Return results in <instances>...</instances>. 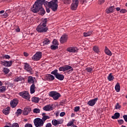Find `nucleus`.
Instances as JSON below:
<instances>
[{
  "label": "nucleus",
  "mask_w": 127,
  "mask_h": 127,
  "mask_svg": "<svg viewBox=\"0 0 127 127\" xmlns=\"http://www.w3.org/2000/svg\"><path fill=\"white\" fill-rule=\"evenodd\" d=\"M0 86H2V82L0 81Z\"/></svg>",
  "instance_id": "obj_64"
},
{
  "label": "nucleus",
  "mask_w": 127,
  "mask_h": 127,
  "mask_svg": "<svg viewBox=\"0 0 127 127\" xmlns=\"http://www.w3.org/2000/svg\"><path fill=\"white\" fill-rule=\"evenodd\" d=\"M79 4V0H72V3L71 4V9L76 10Z\"/></svg>",
  "instance_id": "obj_9"
},
{
  "label": "nucleus",
  "mask_w": 127,
  "mask_h": 127,
  "mask_svg": "<svg viewBox=\"0 0 127 127\" xmlns=\"http://www.w3.org/2000/svg\"><path fill=\"white\" fill-rule=\"evenodd\" d=\"M19 96L25 99L26 100H29L30 99V95H29V93L27 91H22L19 93Z\"/></svg>",
  "instance_id": "obj_8"
},
{
  "label": "nucleus",
  "mask_w": 127,
  "mask_h": 127,
  "mask_svg": "<svg viewBox=\"0 0 127 127\" xmlns=\"http://www.w3.org/2000/svg\"><path fill=\"white\" fill-rule=\"evenodd\" d=\"M115 90L116 92H120L121 91V86L120 85V83L118 82L115 86Z\"/></svg>",
  "instance_id": "obj_27"
},
{
  "label": "nucleus",
  "mask_w": 127,
  "mask_h": 127,
  "mask_svg": "<svg viewBox=\"0 0 127 127\" xmlns=\"http://www.w3.org/2000/svg\"><path fill=\"white\" fill-rule=\"evenodd\" d=\"M10 127H19L18 124L17 123H14L13 124L12 126H10Z\"/></svg>",
  "instance_id": "obj_47"
},
{
  "label": "nucleus",
  "mask_w": 127,
  "mask_h": 127,
  "mask_svg": "<svg viewBox=\"0 0 127 127\" xmlns=\"http://www.w3.org/2000/svg\"><path fill=\"white\" fill-rule=\"evenodd\" d=\"M64 2L65 4H69L70 3V0H64Z\"/></svg>",
  "instance_id": "obj_54"
},
{
  "label": "nucleus",
  "mask_w": 127,
  "mask_h": 127,
  "mask_svg": "<svg viewBox=\"0 0 127 127\" xmlns=\"http://www.w3.org/2000/svg\"><path fill=\"white\" fill-rule=\"evenodd\" d=\"M16 114H17V115H21V114H22V110H21V109H18L17 110Z\"/></svg>",
  "instance_id": "obj_42"
},
{
  "label": "nucleus",
  "mask_w": 127,
  "mask_h": 127,
  "mask_svg": "<svg viewBox=\"0 0 127 127\" xmlns=\"http://www.w3.org/2000/svg\"><path fill=\"white\" fill-rule=\"evenodd\" d=\"M52 125H53V126H57L58 123H57V120H53L52 122Z\"/></svg>",
  "instance_id": "obj_40"
},
{
  "label": "nucleus",
  "mask_w": 127,
  "mask_h": 127,
  "mask_svg": "<svg viewBox=\"0 0 127 127\" xmlns=\"http://www.w3.org/2000/svg\"><path fill=\"white\" fill-rule=\"evenodd\" d=\"M80 111V107L77 106L74 108V112H79Z\"/></svg>",
  "instance_id": "obj_48"
},
{
  "label": "nucleus",
  "mask_w": 127,
  "mask_h": 127,
  "mask_svg": "<svg viewBox=\"0 0 127 127\" xmlns=\"http://www.w3.org/2000/svg\"><path fill=\"white\" fill-rule=\"evenodd\" d=\"M51 49L52 50H56V49H58V46L56 45H53L51 46Z\"/></svg>",
  "instance_id": "obj_38"
},
{
  "label": "nucleus",
  "mask_w": 127,
  "mask_h": 127,
  "mask_svg": "<svg viewBox=\"0 0 127 127\" xmlns=\"http://www.w3.org/2000/svg\"><path fill=\"white\" fill-rule=\"evenodd\" d=\"M114 10H115V6H111L106 9V12L109 14L114 12Z\"/></svg>",
  "instance_id": "obj_15"
},
{
  "label": "nucleus",
  "mask_w": 127,
  "mask_h": 127,
  "mask_svg": "<svg viewBox=\"0 0 127 127\" xmlns=\"http://www.w3.org/2000/svg\"><path fill=\"white\" fill-rule=\"evenodd\" d=\"M24 80V78L21 76H19V77H16L14 79L15 82H19L21 81H23Z\"/></svg>",
  "instance_id": "obj_26"
},
{
  "label": "nucleus",
  "mask_w": 127,
  "mask_h": 127,
  "mask_svg": "<svg viewBox=\"0 0 127 127\" xmlns=\"http://www.w3.org/2000/svg\"><path fill=\"white\" fill-rule=\"evenodd\" d=\"M1 64L5 67H10L11 65H12V61H1Z\"/></svg>",
  "instance_id": "obj_11"
},
{
  "label": "nucleus",
  "mask_w": 127,
  "mask_h": 127,
  "mask_svg": "<svg viewBox=\"0 0 127 127\" xmlns=\"http://www.w3.org/2000/svg\"><path fill=\"white\" fill-rule=\"evenodd\" d=\"M93 50L95 52V53H99L100 52V50L99 49V47L95 46L93 48Z\"/></svg>",
  "instance_id": "obj_31"
},
{
  "label": "nucleus",
  "mask_w": 127,
  "mask_h": 127,
  "mask_svg": "<svg viewBox=\"0 0 127 127\" xmlns=\"http://www.w3.org/2000/svg\"><path fill=\"white\" fill-rule=\"evenodd\" d=\"M30 112H31V109L26 108L24 109L23 112V115H24V116H27V115H28Z\"/></svg>",
  "instance_id": "obj_23"
},
{
  "label": "nucleus",
  "mask_w": 127,
  "mask_h": 127,
  "mask_svg": "<svg viewBox=\"0 0 127 127\" xmlns=\"http://www.w3.org/2000/svg\"><path fill=\"white\" fill-rule=\"evenodd\" d=\"M3 58H4L5 59H9L10 58V56L8 55H4L3 56Z\"/></svg>",
  "instance_id": "obj_44"
},
{
  "label": "nucleus",
  "mask_w": 127,
  "mask_h": 127,
  "mask_svg": "<svg viewBox=\"0 0 127 127\" xmlns=\"http://www.w3.org/2000/svg\"><path fill=\"white\" fill-rule=\"evenodd\" d=\"M68 40V35L64 34L62 36L60 39V41L62 44H64V43H66L67 41Z\"/></svg>",
  "instance_id": "obj_10"
},
{
  "label": "nucleus",
  "mask_w": 127,
  "mask_h": 127,
  "mask_svg": "<svg viewBox=\"0 0 127 127\" xmlns=\"http://www.w3.org/2000/svg\"><path fill=\"white\" fill-rule=\"evenodd\" d=\"M43 110L44 111H52V110H53V107L52 105L49 104L44 107Z\"/></svg>",
  "instance_id": "obj_14"
},
{
  "label": "nucleus",
  "mask_w": 127,
  "mask_h": 127,
  "mask_svg": "<svg viewBox=\"0 0 127 127\" xmlns=\"http://www.w3.org/2000/svg\"><path fill=\"white\" fill-rule=\"evenodd\" d=\"M8 16V14H7V13H5L3 14V17L5 18V17H7Z\"/></svg>",
  "instance_id": "obj_57"
},
{
  "label": "nucleus",
  "mask_w": 127,
  "mask_h": 127,
  "mask_svg": "<svg viewBox=\"0 0 127 127\" xmlns=\"http://www.w3.org/2000/svg\"><path fill=\"white\" fill-rule=\"evenodd\" d=\"M51 74L54 75L55 77H56L57 75H58L59 73H58V70L55 69L54 70L51 72Z\"/></svg>",
  "instance_id": "obj_36"
},
{
  "label": "nucleus",
  "mask_w": 127,
  "mask_h": 127,
  "mask_svg": "<svg viewBox=\"0 0 127 127\" xmlns=\"http://www.w3.org/2000/svg\"><path fill=\"white\" fill-rule=\"evenodd\" d=\"M18 104V100L17 99H14L12 100H11L10 102V106L11 108H14L17 106V104Z\"/></svg>",
  "instance_id": "obj_12"
},
{
  "label": "nucleus",
  "mask_w": 127,
  "mask_h": 127,
  "mask_svg": "<svg viewBox=\"0 0 127 127\" xmlns=\"http://www.w3.org/2000/svg\"><path fill=\"white\" fill-rule=\"evenodd\" d=\"M2 71L4 74H8L9 73V69L6 68V67H4L3 68Z\"/></svg>",
  "instance_id": "obj_37"
},
{
  "label": "nucleus",
  "mask_w": 127,
  "mask_h": 127,
  "mask_svg": "<svg viewBox=\"0 0 127 127\" xmlns=\"http://www.w3.org/2000/svg\"><path fill=\"white\" fill-rule=\"evenodd\" d=\"M46 11L48 12V13H49V12H50V9L49 8H47Z\"/></svg>",
  "instance_id": "obj_58"
},
{
  "label": "nucleus",
  "mask_w": 127,
  "mask_h": 127,
  "mask_svg": "<svg viewBox=\"0 0 127 127\" xmlns=\"http://www.w3.org/2000/svg\"><path fill=\"white\" fill-rule=\"evenodd\" d=\"M24 56H26V57H27V56H28V54L27 53L24 52Z\"/></svg>",
  "instance_id": "obj_59"
},
{
  "label": "nucleus",
  "mask_w": 127,
  "mask_h": 127,
  "mask_svg": "<svg viewBox=\"0 0 127 127\" xmlns=\"http://www.w3.org/2000/svg\"><path fill=\"white\" fill-rule=\"evenodd\" d=\"M59 71H62L65 72V71H69V72L73 71V67L68 65H65L64 66H61L59 68Z\"/></svg>",
  "instance_id": "obj_6"
},
{
  "label": "nucleus",
  "mask_w": 127,
  "mask_h": 127,
  "mask_svg": "<svg viewBox=\"0 0 127 127\" xmlns=\"http://www.w3.org/2000/svg\"><path fill=\"white\" fill-rule=\"evenodd\" d=\"M45 127H52V124L51 123H48L46 125Z\"/></svg>",
  "instance_id": "obj_51"
},
{
  "label": "nucleus",
  "mask_w": 127,
  "mask_h": 127,
  "mask_svg": "<svg viewBox=\"0 0 127 127\" xmlns=\"http://www.w3.org/2000/svg\"><path fill=\"white\" fill-rule=\"evenodd\" d=\"M35 92V85L34 84H32V85L30 87V93L31 94H34Z\"/></svg>",
  "instance_id": "obj_25"
},
{
  "label": "nucleus",
  "mask_w": 127,
  "mask_h": 127,
  "mask_svg": "<svg viewBox=\"0 0 127 127\" xmlns=\"http://www.w3.org/2000/svg\"><path fill=\"white\" fill-rule=\"evenodd\" d=\"M121 108H122V106H121V105H120V104H119V103H117L116 104V105L115 106V109L116 110H118L119 109H121Z\"/></svg>",
  "instance_id": "obj_41"
},
{
  "label": "nucleus",
  "mask_w": 127,
  "mask_h": 127,
  "mask_svg": "<svg viewBox=\"0 0 127 127\" xmlns=\"http://www.w3.org/2000/svg\"><path fill=\"white\" fill-rule=\"evenodd\" d=\"M25 127H32V125H31L30 124H26L25 125Z\"/></svg>",
  "instance_id": "obj_52"
},
{
  "label": "nucleus",
  "mask_w": 127,
  "mask_h": 127,
  "mask_svg": "<svg viewBox=\"0 0 127 127\" xmlns=\"http://www.w3.org/2000/svg\"><path fill=\"white\" fill-rule=\"evenodd\" d=\"M86 1V0H81V2H82V3H84V2H85Z\"/></svg>",
  "instance_id": "obj_63"
},
{
  "label": "nucleus",
  "mask_w": 127,
  "mask_h": 127,
  "mask_svg": "<svg viewBox=\"0 0 127 127\" xmlns=\"http://www.w3.org/2000/svg\"><path fill=\"white\" fill-rule=\"evenodd\" d=\"M121 13H126L127 12V10L126 9H122L120 10Z\"/></svg>",
  "instance_id": "obj_50"
},
{
  "label": "nucleus",
  "mask_w": 127,
  "mask_h": 127,
  "mask_svg": "<svg viewBox=\"0 0 127 127\" xmlns=\"http://www.w3.org/2000/svg\"><path fill=\"white\" fill-rule=\"evenodd\" d=\"M48 6L51 8L53 11H56L58 8V0H52L48 2Z\"/></svg>",
  "instance_id": "obj_3"
},
{
  "label": "nucleus",
  "mask_w": 127,
  "mask_h": 127,
  "mask_svg": "<svg viewBox=\"0 0 127 127\" xmlns=\"http://www.w3.org/2000/svg\"><path fill=\"white\" fill-rule=\"evenodd\" d=\"M53 44L54 45L58 46V41H57V40H54L53 41Z\"/></svg>",
  "instance_id": "obj_45"
},
{
  "label": "nucleus",
  "mask_w": 127,
  "mask_h": 127,
  "mask_svg": "<svg viewBox=\"0 0 127 127\" xmlns=\"http://www.w3.org/2000/svg\"><path fill=\"white\" fill-rule=\"evenodd\" d=\"M56 78L60 81H63L64 80V75L59 73L56 75Z\"/></svg>",
  "instance_id": "obj_21"
},
{
  "label": "nucleus",
  "mask_w": 127,
  "mask_h": 127,
  "mask_svg": "<svg viewBox=\"0 0 127 127\" xmlns=\"http://www.w3.org/2000/svg\"><path fill=\"white\" fill-rule=\"evenodd\" d=\"M57 121V123L58 125H62L63 124V120H58Z\"/></svg>",
  "instance_id": "obj_43"
},
{
  "label": "nucleus",
  "mask_w": 127,
  "mask_h": 127,
  "mask_svg": "<svg viewBox=\"0 0 127 127\" xmlns=\"http://www.w3.org/2000/svg\"><path fill=\"white\" fill-rule=\"evenodd\" d=\"M46 78L47 80V81H53L54 79H55V77H54V76H53L52 74H48L46 76Z\"/></svg>",
  "instance_id": "obj_18"
},
{
  "label": "nucleus",
  "mask_w": 127,
  "mask_h": 127,
  "mask_svg": "<svg viewBox=\"0 0 127 127\" xmlns=\"http://www.w3.org/2000/svg\"><path fill=\"white\" fill-rule=\"evenodd\" d=\"M4 13V10H1L0 11V14H1L2 13Z\"/></svg>",
  "instance_id": "obj_62"
},
{
  "label": "nucleus",
  "mask_w": 127,
  "mask_h": 127,
  "mask_svg": "<svg viewBox=\"0 0 127 127\" xmlns=\"http://www.w3.org/2000/svg\"><path fill=\"white\" fill-rule=\"evenodd\" d=\"M24 69L28 72H31V70H32L31 67H30V65H29V64L27 63L24 64Z\"/></svg>",
  "instance_id": "obj_16"
},
{
  "label": "nucleus",
  "mask_w": 127,
  "mask_h": 127,
  "mask_svg": "<svg viewBox=\"0 0 127 127\" xmlns=\"http://www.w3.org/2000/svg\"><path fill=\"white\" fill-rule=\"evenodd\" d=\"M33 113H35V114H39L40 113V109L38 108H35L33 111Z\"/></svg>",
  "instance_id": "obj_39"
},
{
  "label": "nucleus",
  "mask_w": 127,
  "mask_h": 127,
  "mask_svg": "<svg viewBox=\"0 0 127 127\" xmlns=\"http://www.w3.org/2000/svg\"><path fill=\"white\" fill-rule=\"evenodd\" d=\"M106 0H99V4H103L104 2H105Z\"/></svg>",
  "instance_id": "obj_49"
},
{
  "label": "nucleus",
  "mask_w": 127,
  "mask_h": 127,
  "mask_svg": "<svg viewBox=\"0 0 127 127\" xmlns=\"http://www.w3.org/2000/svg\"><path fill=\"white\" fill-rule=\"evenodd\" d=\"M32 102L33 103H38L39 102V99L38 97H33L32 98Z\"/></svg>",
  "instance_id": "obj_34"
},
{
  "label": "nucleus",
  "mask_w": 127,
  "mask_h": 127,
  "mask_svg": "<svg viewBox=\"0 0 127 127\" xmlns=\"http://www.w3.org/2000/svg\"><path fill=\"white\" fill-rule=\"evenodd\" d=\"M75 122L74 120H72L71 121L68 122L67 124V127H73L74 126V122Z\"/></svg>",
  "instance_id": "obj_33"
},
{
  "label": "nucleus",
  "mask_w": 127,
  "mask_h": 127,
  "mask_svg": "<svg viewBox=\"0 0 127 127\" xmlns=\"http://www.w3.org/2000/svg\"><path fill=\"white\" fill-rule=\"evenodd\" d=\"M116 10H117V11H120V10H121V8H120V7H117V8H116Z\"/></svg>",
  "instance_id": "obj_61"
},
{
  "label": "nucleus",
  "mask_w": 127,
  "mask_h": 127,
  "mask_svg": "<svg viewBox=\"0 0 127 127\" xmlns=\"http://www.w3.org/2000/svg\"><path fill=\"white\" fill-rule=\"evenodd\" d=\"M6 91V87L2 86L0 87V93H4Z\"/></svg>",
  "instance_id": "obj_30"
},
{
  "label": "nucleus",
  "mask_w": 127,
  "mask_h": 127,
  "mask_svg": "<svg viewBox=\"0 0 127 127\" xmlns=\"http://www.w3.org/2000/svg\"><path fill=\"white\" fill-rule=\"evenodd\" d=\"M97 101H98V98H94L88 101L87 102V105H89V106H90V107H93V106H95Z\"/></svg>",
  "instance_id": "obj_13"
},
{
  "label": "nucleus",
  "mask_w": 127,
  "mask_h": 127,
  "mask_svg": "<svg viewBox=\"0 0 127 127\" xmlns=\"http://www.w3.org/2000/svg\"><path fill=\"white\" fill-rule=\"evenodd\" d=\"M49 95L50 97H52L55 100H58L60 97H61V94L56 91H51Z\"/></svg>",
  "instance_id": "obj_4"
},
{
  "label": "nucleus",
  "mask_w": 127,
  "mask_h": 127,
  "mask_svg": "<svg viewBox=\"0 0 127 127\" xmlns=\"http://www.w3.org/2000/svg\"><path fill=\"white\" fill-rule=\"evenodd\" d=\"M45 0H37L33 5V7L31 8L32 12L36 13L39 12L40 15H44L45 14V10L42 7V4H44Z\"/></svg>",
  "instance_id": "obj_1"
},
{
  "label": "nucleus",
  "mask_w": 127,
  "mask_h": 127,
  "mask_svg": "<svg viewBox=\"0 0 127 127\" xmlns=\"http://www.w3.org/2000/svg\"><path fill=\"white\" fill-rule=\"evenodd\" d=\"M86 70L87 71V72H89V73H91L92 71H93V69L91 67H87L86 68Z\"/></svg>",
  "instance_id": "obj_46"
},
{
  "label": "nucleus",
  "mask_w": 127,
  "mask_h": 127,
  "mask_svg": "<svg viewBox=\"0 0 127 127\" xmlns=\"http://www.w3.org/2000/svg\"><path fill=\"white\" fill-rule=\"evenodd\" d=\"M47 23V18L42 19V22L37 27L36 31L40 33L47 32L48 28L46 27Z\"/></svg>",
  "instance_id": "obj_2"
},
{
  "label": "nucleus",
  "mask_w": 127,
  "mask_h": 127,
  "mask_svg": "<svg viewBox=\"0 0 127 127\" xmlns=\"http://www.w3.org/2000/svg\"><path fill=\"white\" fill-rule=\"evenodd\" d=\"M120 115L119 113H116L114 116L112 117V118L113 119V120H116L117 119H119L120 118Z\"/></svg>",
  "instance_id": "obj_28"
},
{
  "label": "nucleus",
  "mask_w": 127,
  "mask_h": 127,
  "mask_svg": "<svg viewBox=\"0 0 127 127\" xmlns=\"http://www.w3.org/2000/svg\"><path fill=\"white\" fill-rule=\"evenodd\" d=\"M9 111H10V108H9V107H8L5 109L3 110L2 113L4 115H8V114H9Z\"/></svg>",
  "instance_id": "obj_22"
},
{
  "label": "nucleus",
  "mask_w": 127,
  "mask_h": 127,
  "mask_svg": "<svg viewBox=\"0 0 127 127\" xmlns=\"http://www.w3.org/2000/svg\"><path fill=\"white\" fill-rule=\"evenodd\" d=\"M36 79L35 77H33L32 76H29L28 78V82L30 84H34Z\"/></svg>",
  "instance_id": "obj_19"
},
{
  "label": "nucleus",
  "mask_w": 127,
  "mask_h": 127,
  "mask_svg": "<svg viewBox=\"0 0 127 127\" xmlns=\"http://www.w3.org/2000/svg\"><path fill=\"white\" fill-rule=\"evenodd\" d=\"M46 115V114L45 113H43L42 114V116H43V117L42 118V120L43 121V122L44 123H45V121H46L47 120H49V119H50V117H49V116H47V115Z\"/></svg>",
  "instance_id": "obj_17"
},
{
  "label": "nucleus",
  "mask_w": 127,
  "mask_h": 127,
  "mask_svg": "<svg viewBox=\"0 0 127 127\" xmlns=\"http://www.w3.org/2000/svg\"><path fill=\"white\" fill-rule=\"evenodd\" d=\"M118 123L120 125H123V124H124V120H118Z\"/></svg>",
  "instance_id": "obj_53"
},
{
  "label": "nucleus",
  "mask_w": 127,
  "mask_h": 127,
  "mask_svg": "<svg viewBox=\"0 0 127 127\" xmlns=\"http://www.w3.org/2000/svg\"><path fill=\"white\" fill-rule=\"evenodd\" d=\"M67 51L68 52L75 53V52L77 51V48L74 47H69L67 49Z\"/></svg>",
  "instance_id": "obj_20"
},
{
  "label": "nucleus",
  "mask_w": 127,
  "mask_h": 127,
  "mask_svg": "<svg viewBox=\"0 0 127 127\" xmlns=\"http://www.w3.org/2000/svg\"><path fill=\"white\" fill-rule=\"evenodd\" d=\"M123 119H124L125 122H126V123H127V115L123 116Z\"/></svg>",
  "instance_id": "obj_55"
},
{
  "label": "nucleus",
  "mask_w": 127,
  "mask_h": 127,
  "mask_svg": "<svg viewBox=\"0 0 127 127\" xmlns=\"http://www.w3.org/2000/svg\"><path fill=\"white\" fill-rule=\"evenodd\" d=\"M105 52L107 55H108L109 56H112V52L110 51V50L108 49V47H105Z\"/></svg>",
  "instance_id": "obj_24"
},
{
  "label": "nucleus",
  "mask_w": 127,
  "mask_h": 127,
  "mask_svg": "<svg viewBox=\"0 0 127 127\" xmlns=\"http://www.w3.org/2000/svg\"><path fill=\"white\" fill-rule=\"evenodd\" d=\"M16 32H19V31H20V29H19V28H18L16 29Z\"/></svg>",
  "instance_id": "obj_60"
},
{
  "label": "nucleus",
  "mask_w": 127,
  "mask_h": 127,
  "mask_svg": "<svg viewBox=\"0 0 127 127\" xmlns=\"http://www.w3.org/2000/svg\"><path fill=\"white\" fill-rule=\"evenodd\" d=\"M60 116V117H64L65 116V112H61Z\"/></svg>",
  "instance_id": "obj_56"
},
{
  "label": "nucleus",
  "mask_w": 127,
  "mask_h": 127,
  "mask_svg": "<svg viewBox=\"0 0 127 127\" xmlns=\"http://www.w3.org/2000/svg\"><path fill=\"white\" fill-rule=\"evenodd\" d=\"M34 124L36 127H43L44 123L40 118H36L34 120Z\"/></svg>",
  "instance_id": "obj_5"
},
{
  "label": "nucleus",
  "mask_w": 127,
  "mask_h": 127,
  "mask_svg": "<svg viewBox=\"0 0 127 127\" xmlns=\"http://www.w3.org/2000/svg\"><path fill=\"white\" fill-rule=\"evenodd\" d=\"M92 31H90L87 32H84L83 33V35L85 37H87L88 36H90V35H92Z\"/></svg>",
  "instance_id": "obj_32"
},
{
  "label": "nucleus",
  "mask_w": 127,
  "mask_h": 127,
  "mask_svg": "<svg viewBox=\"0 0 127 127\" xmlns=\"http://www.w3.org/2000/svg\"><path fill=\"white\" fill-rule=\"evenodd\" d=\"M51 41L48 39H45L43 42L44 45H47L50 44Z\"/></svg>",
  "instance_id": "obj_29"
},
{
  "label": "nucleus",
  "mask_w": 127,
  "mask_h": 127,
  "mask_svg": "<svg viewBox=\"0 0 127 127\" xmlns=\"http://www.w3.org/2000/svg\"><path fill=\"white\" fill-rule=\"evenodd\" d=\"M115 79V77L113 76L112 73H110L109 75L108 76V80L109 81H113Z\"/></svg>",
  "instance_id": "obj_35"
},
{
  "label": "nucleus",
  "mask_w": 127,
  "mask_h": 127,
  "mask_svg": "<svg viewBox=\"0 0 127 127\" xmlns=\"http://www.w3.org/2000/svg\"><path fill=\"white\" fill-rule=\"evenodd\" d=\"M42 57V53L41 52H37L32 57V59L34 61H39Z\"/></svg>",
  "instance_id": "obj_7"
}]
</instances>
